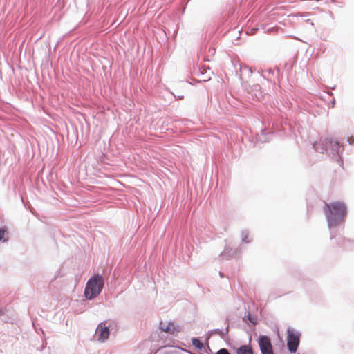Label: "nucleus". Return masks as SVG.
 Masks as SVG:
<instances>
[{"label":"nucleus","mask_w":354,"mask_h":354,"mask_svg":"<svg viewBox=\"0 0 354 354\" xmlns=\"http://www.w3.org/2000/svg\"><path fill=\"white\" fill-rule=\"evenodd\" d=\"M329 227H336L344 222L346 216V207L342 202L326 203L324 207Z\"/></svg>","instance_id":"nucleus-1"},{"label":"nucleus","mask_w":354,"mask_h":354,"mask_svg":"<svg viewBox=\"0 0 354 354\" xmlns=\"http://www.w3.org/2000/svg\"><path fill=\"white\" fill-rule=\"evenodd\" d=\"M104 286L103 278L101 275L96 274L91 277L87 282L84 295L86 299H92L96 297L102 291Z\"/></svg>","instance_id":"nucleus-2"},{"label":"nucleus","mask_w":354,"mask_h":354,"mask_svg":"<svg viewBox=\"0 0 354 354\" xmlns=\"http://www.w3.org/2000/svg\"><path fill=\"white\" fill-rule=\"evenodd\" d=\"M301 333L296 329L289 327L287 330V346L291 353H296L299 344Z\"/></svg>","instance_id":"nucleus-3"},{"label":"nucleus","mask_w":354,"mask_h":354,"mask_svg":"<svg viewBox=\"0 0 354 354\" xmlns=\"http://www.w3.org/2000/svg\"><path fill=\"white\" fill-rule=\"evenodd\" d=\"M259 345L262 354H274L270 339L268 336H261Z\"/></svg>","instance_id":"nucleus-4"},{"label":"nucleus","mask_w":354,"mask_h":354,"mask_svg":"<svg viewBox=\"0 0 354 354\" xmlns=\"http://www.w3.org/2000/svg\"><path fill=\"white\" fill-rule=\"evenodd\" d=\"M96 333L98 335V340L101 342H104L109 337V329L106 326L105 323H101L97 326L96 330Z\"/></svg>","instance_id":"nucleus-5"},{"label":"nucleus","mask_w":354,"mask_h":354,"mask_svg":"<svg viewBox=\"0 0 354 354\" xmlns=\"http://www.w3.org/2000/svg\"><path fill=\"white\" fill-rule=\"evenodd\" d=\"M160 329L165 332L170 334H174L176 333H178L180 331V328L177 326H176L172 322H161L160 323Z\"/></svg>","instance_id":"nucleus-6"},{"label":"nucleus","mask_w":354,"mask_h":354,"mask_svg":"<svg viewBox=\"0 0 354 354\" xmlns=\"http://www.w3.org/2000/svg\"><path fill=\"white\" fill-rule=\"evenodd\" d=\"M237 354H253L252 348L249 346L244 345L239 347L236 351Z\"/></svg>","instance_id":"nucleus-7"},{"label":"nucleus","mask_w":354,"mask_h":354,"mask_svg":"<svg viewBox=\"0 0 354 354\" xmlns=\"http://www.w3.org/2000/svg\"><path fill=\"white\" fill-rule=\"evenodd\" d=\"M243 320L245 322H250L254 325L257 324V318L256 317L252 316L250 313H248V314L243 318Z\"/></svg>","instance_id":"nucleus-8"},{"label":"nucleus","mask_w":354,"mask_h":354,"mask_svg":"<svg viewBox=\"0 0 354 354\" xmlns=\"http://www.w3.org/2000/svg\"><path fill=\"white\" fill-rule=\"evenodd\" d=\"M192 342V345L198 350H201L203 347V343L197 338H193Z\"/></svg>","instance_id":"nucleus-9"},{"label":"nucleus","mask_w":354,"mask_h":354,"mask_svg":"<svg viewBox=\"0 0 354 354\" xmlns=\"http://www.w3.org/2000/svg\"><path fill=\"white\" fill-rule=\"evenodd\" d=\"M216 354H230L226 348H221L218 350Z\"/></svg>","instance_id":"nucleus-10"},{"label":"nucleus","mask_w":354,"mask_h":354,"mask_svg":"<svg viewBox=\"0 0 354 354\" xmlns=\"http://www.w3.org/2000/svg\"><path fill=\"white\" fill-rule=\"evenodd\" d=\"M5 234H6V230L3 229H0V241H1L3 239Z\"/></svg>","instance_id":"nucleus-11"}]
</instances>
